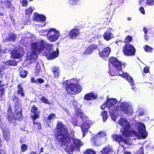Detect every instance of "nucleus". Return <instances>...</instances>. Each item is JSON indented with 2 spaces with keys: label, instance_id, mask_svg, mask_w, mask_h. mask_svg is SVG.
I'll return each mask as SVG.
<instances>
[{
  "label": "nucleus",
  "instance_id": "nucleus-1",
  "mask_svg": "<svg viewBox=\"0 0 154 154\" xmlns=\"http://www.w3.org/2000/svg\"><path fill=\"white\" fill-rule=\"evenodd\" d=\"M54 137L58 144L64 146L69 144L72 140L73 145L78 148L82 145L81 140L75 138H73L69 134L68 130L61 121H58L55 129Z\"/></svg>",
  "mask_w": 154,
  "mask_h": 154
},
{
  "label": "nucleus",
  "instance_id": "nucleus-2",
  "mask_svg": "<svg viewBox=\"0 0 154 154\" xmlns=\"http://www.w3.org/2000/svg\"><path fill=\"white\" fill-rule=\"evenodd\" d=\"M138 129L139 134L134 130H130L129 129L126 130L125 131H122L123 136L128 137L130 136H132L138 137L139 135L143 139L145 138L147 136V134L146 131V128L144 125L141 123L138 125Z\"/></svg>",
  "mask_w": 154,
  "mask_h": 154
},
{
  "label": "nucleus",
  "instance_id": "nucleus-3",
  "mask_svg": "<svg viewBox=\"0 0 154 154\" xmlns=\"http://www.w3.org/2000/svg\"><path fill=\"white\" fill-rule=\"evenodd\" d=\"M65 88L67 93L69 94L75 95L80 93L82 88L78 83H66Z\"/></svg>",
  "mask_w": 154,
  "mask_h": 154
},
{
  "label": "nucleus",
  "instance_id": "nucleus-4",
  "mask_svg": "<svg viewBox=\"0 0 154 154\" xmlns=\"http://www.w3.org/2000/svg\"><path fill=\"white\" fill-rule=\"evenodd\" d=\"M45 42L43 40L38 42L32 43L31 45V47L32 50V54L34 55L37 54V52L42 51L45 48Z\"/></svg>",
  "mask_w": 154,
  "mask_h": 154
},
{
  "label": "nucleus",
  "instance_id": "nucleus-5",
  "mask_svg": "<svg viewBox=\"0 0 154 154\" xmlns=\"http://www.w3.org/2000/svg\"><path fill=\"white\" fill-rule=\"evenodd\" d=\"M109 63L111 64L117 70L119 71H122V66L124 67L126 64L122 62L117 58L114 57H111L109 59Z\"/></svg>",
  "mask_w": 154,
  "mask_h": 154
},
{
  "label": "nucleus",
  "instance_id": "nucleus-6",
  "mask_svg": "<svg viewBox=\"0 0 154 154\" xmlns=\"http://www.w3.org/2000/svg\"><path fill=\"white\" fill-rule=\"evenodd\" d=\"M136 51V49L134 47L129 43H126L123 47V53L126 56H134L135 54Z\"/></svg>",
  "mask_w": 154,
  "mask_h": 154
},
{
  "label": "nucleus",
  "instance_id": "nucleus-7",
  "mask_svg": "<svg viewBox=\"0 0 154 154\" xmlns=\"http://www.w3.org/2000/svg\"><path fill=\"white\" fill-rule=\"evenodd\" d=\"M59 32L55 29L51 28L48 31L47 36L48 40L51 42L56 41L59 37Z\"/></svg>",
  "mask_w": 154,
  "mask_h": 154
},
{
  "label": "nucleus",
  "instance_id": "nucleus-8",
  "mask_svg": "<svg viewBox=\"0 0 154 154\" xmlns=\"http://www.w3.org/2000/svg\"><path fill=\"white\" fill-rule=\"evenodd\" d=\"M118 110L122 111L124 113L127 115H132L134 112L130 105L127 103H122L118 107Z\"/></svg>",
  "mask_w": 154,
  "mask_h": 154
},
{
  "label": "nucleus",
  "instance_id": "nucleus-9",
  "mask_svg": "<svg viewBox=\"0 0 154 154\" xmlns=\"http://www.w3.org/2000/svg\"><path fill=\"white\" fill-rule=\"evenodd\" d=\"M98 54L102 58L104 59L108 57L111 51V48L109 47H106L104 48L102 51L98 49Z\"/></svg>",
  "mask_w": 154,
  "mask_h": 154
},
{
  "label": "nucleus",
  "instance_id": "nucleus-10",
  "mask_svg": "<svg viewBox=\"0 0 154 154\" xmlns=\"http://www.w3.org/2000/svg\"><path fill=\"white\" fill-rule=\"evenodd\" d=\"M22 108L19 106L15 108V114L13 116V118L14 120L20 121L23 119Z\"/></svg>",
  "mask_w": 154,
  "mask_h": 154
},
{
  "label": "nucleus",
  "instance_id": "nucleus-11",
  "mask_svg": "<svg viewBox=\"0 0 154 154\" xmlns=\"http://www.w3.org/2000/svg\"><path fill=\"white\" fill-rule=\"evenodd\" d=\"M119 124L121 126L124 127L123 131H125L127 129H130V124L125 118H121L119 121Z\"/></svg>",
  "mask_w": 154,
  "mask_h": 154
},
{
  "label": "nucleus",
  "instance_id": "nucleus-12",
  "mask_svg": "<svg viewBox=\"0 0 154 154\" xmlns=\"http://www.w3.org/2000/svg\"><path fill=\"white\" fill-rule=\"evenodd\" d=\"M99 49L98 48L97 45L94 44H91L89 45L86 50L84 52V55L91 54L93 53V51L96 50L98 51Z\"/></svg>",
  "mask_w": 154,
  "mask_h": 154
},
{
  "label": "nucleus",
  "instance_id": "nucleus-13",
  "mask_svg": "<svg viewBox=\"0 0 154 154\" xmlns=\"http://www.w3.org/2000/svg\"><path fill=\"white\" fill-rule=\"evenodd\" d=\"M3 134V136L5 140L7 142L11 140L10 130L8 128L4 127L1 128Z\"/></svg>",
  "mask_w": 154,
  "mask_h": 154
},
{
  "label": "nucleus",
  "instance_id": "nucleus-14",
  "mask_svg": "<svg viewBox=\"0 0 154 154\" xmlns=\"http://www.w3.org/2000/svg\"><path fill=\"white\" fill-rule=\"evenodd\" d=\"M80 34V32L79 29L77 28H74L70 30L69 35L70 38L74 39L79 36Z\"/></svg>",
  "mask_w": 154,
  "mask_h": 154
},
{
  "label": "nucleus",
  "instance_id": "nucleus-15",
  "mask_svg": "<svg viewBox=\"0 0 154 154\" xmlns=\"http://www.w3.org/2000/svg\"><path fill=\"white\" fill-rule=\"evenodd\" d=\"M112 137L115 141L118 142L119 143L122 142L125 144H127L128 143V139L124 138L121 135L114 134L112 136Z\"/></svg>",
  "mask_w": 154,
  "mask_h": 154
},
{
  "label": "nucleus",
  "instance_id": "nucleus-16",
  "mask_svg": "<svg viewBox=\"0 0 154 154\" xmlns=\"http://www.w3.org/2000/svg\"><path fill=\"white\" fill-rule=\"evenodd\" d=\"M59 55V52L58 51H54L51 52L49 51L45 53V56L48 59L53 60L57 57Z\"/></svg>",
  "mask_w": 154,
  "mask_h": 154
},
{
  "label": "nucleus",
  "instance_id": "nucleus-17",
  "mask_svg": "<svg viewBox=\"0 0 154 154\" xmlns=\"http://www.w3.org/2000/svg\"><path fill=\"white\" fill-rule=\"evenodd\" d=\"M111 28H110L106 31L103 35V39L108 41L113 38V34L111 32Z\"/></svg>",
  "mask_w": 154,
  "mask_h": 154
},
{
  "label": "nucleus",
  "instance_id": "nucleus-18",
  "mask_svg": "<svg viewBox=\"0 0 154 154\" xmlns=\"http://www.w3.org/2000/svg\"><path fill=\"white\" fill-rule=\"evenodd\" d=\"M38 110V108L35 105H33L32 106L31 109V112L32 113L34 114V115L32 116V118L33 120H35L36 119L39 118V114L37 112Z\"/></svg>",
  "mask_w": 154,
  "mask_h": 154
},
{
  "label": "nucleus",
  "instance_id": "nucleus-19",
  "mask_svg": "<svg viewBox=\"0 0 154 154\" xmlns=\"http://www.w3.org/2000/svg\"><path fill=\"white\" fill-rule=\"evenodd\" d=\"M11 4L8 0L0 1V7L2 9H8L11 8Z\"/></svg>",
  "mask_w": 154,
  "mask_h": 154
},
{
  "label": "nucleus",
  "instance_id": "nucleus-20",
  "mask_svg": "<svg viewBox=\"0 0 154 154\" xmlns=\"http://www.w3.org/2000/svg\"><path fill=\"white\" fill-rule=\"evenodd\" d=\"M97 97V95L93 93H89L85 94L84 98L86 100L90 101L96 99Z\"/></svg>",
  "mask_w": 154,
  "mask_h": 154
},
{
  "label": "nucleus",
  "instance_id": "nucleus-21",
  "mask_svg": "<svg viewBox=\"0 0 154 154\" xmlns=\"http://www.w3.org/2000/svg\"><path fill=\"white\" fill-rule=\"evenodd\" d=\"M19 49H14L11 52L12 57L15 59H19L22 57L21 51Z\"/></svg>",
  "mask_w": 154,
  "mask_h": 154
},
{
  "label": "nucleus",
  "instance_id": "nucleus-22",
  "mask_svg": "<svg viewBox=\"0 0 154 154\" xmlns=\"http://www.w3.org/2000/svg\"><path fill=\"white\" fill-rule=\"evenodd\" d=\"M34 20L37 22H44L45 20V17L37 13H35L34 17Z\"/></svg>",
  "mask_w": 154,
  "mask_h": 154
},
{
  "label": "nucleus",
  "instance_id": "nucleus-23",
  "mask_svg": "<svg viewBox=\"0 0 154 154\" xmlns=\"http://www.w3.org/2000/svg\"><path fill=\"white\" fill-rule=\"evenodd\" d=\"M89 124L87 122H84L81 125V128L83 137L85 136V134L87 133L88 130L89 128Z\"/></svg>",
  "mask_w": 154,
  "mask_h": 154
},
{
  "label": "nucleus",
  "instance_id": "nucleus-24",
  "mask_svg": "<svg viewBox=\"0 0 154 154\" xmlns=\"http://www.w3.org/2000/svg\"><path fill=\"white\" fill-rule=\"evenodd\" d=\"M52 72L53 73L54 77L55 78H58L60 75V69L58 66H55L52 69Z\"/></svg>",
  "mask_w": 154,
  "mask_h": 154
},
{
  "label": "nucleus",
  "instance_id": "nucleus-25",
  "mask_svg": "<svg viewBox=\"0 0 154 154\" xmlns=\"http://www.w3.org/2000/svg\"><path fill=\"white\" fill-rule=\"evenodd\" d=\"M112 151V149L109 145L105 146L101 151L102 154H109Z\"/></svg>",
  "mask_w": 154,
  "mask_h": 154
},
{
  "label": "nucleus",
  "instance_id": "nucleus-26",
  "mask_svg": "<svg viewBox=\"0 0 154 154\" xmlns=\"http://www.w3.org/2000/svg\"><path fill=\"white\" fill-rule=\"evenodd\" d=\"M106 102L108 104V108L109 109L116 103L117 100L115 98H110L108 99Z\"/></svg>",
  "mask_w": 154,
  "mask_h": 154
},
{
  "label": "nucleus",
  "instance_id": "nucleus-27",
  "mask_svg": "<svg viewBox=\"0 0 154 154\" xmlns=\"http://www.w3.org/2000/svg\"><path fill=\"white\" fill-rule=\"evenodd\" d=\"M11 100L14 102L15 107L17 108L19 106L21 107V104L19 100V98L16 96H13Z\"/></svg>",
  "mask_w": 154,
  "mask_h": 154
},
{
  "label": "nucleus",
  "instance_id": "nucleus-28",
  "mask_svg": "<svg viewBox=\"0 0 154 154\" xmlns=\"http://www.w3.org/2000/svg\"><path fill=\"white\" fill-rule=\"evenodd\" d=\"M17 38L15 34L14 33H11L8 34V36L6 38L5 41L7 42L14 41Z\"/></svg>",
  "mask_w": 154,
  "mask_h": 154
},
{
  "label": "nucleus",
  "instance_id": "nucleus-29",
  "mask_svg": "<svg viewBox=\"0 0 154 154\" xmlns=\"http://www.w3.org/2000/svg\"><path fill=\"white\" fill-rule=\"evenodd\" d=\"M17 88L18 90L17 91V94L19 95H21L23 97L25 96L23 88L21 84H19L17 85Z\"/></svg>",
  "mask_w": 154,
  "mask_h": 154
},
{
  "label": "nucleus",
  "instance_id": "nucleus-30",
  "mask_svg": "<svg viewBox=\"0 0 154 154\" xmlns=\"http://www.w3.org/2000/svg\"><path fill=\"white\" fill-rule=\"evenodd\" d=\"M5 66L3 65L0 66V78L2 79L6 75L5 73L4 72L6 69Z\"/></svg>",
  "mask_w": 154,
  "mask_h": 154
},
{
  "label": "nucleus",
  "instance_id": "nucleus-31",
  "mask_svg": "<svg viewBox=\"0 0 154 154\" xmlns=\"http://www.w3.org/2000/svg\"><path fill=\"white\" fill-rule=\"evenodd\" d=\"M4 63L5 65L8 66H15L17 65V63L16 61L9 60L4 62Z\"/></svg>",
  "mask_w": 154,
  "mask_h": 154
},
{
  "label": "nucleus",
  "instance_id": "nucleus-32",
  "mask_svg": "<svg viewBox=\"0 0 154 154\" xmlns=\"http://www.w3.org/2000/svg\"><path fill=\"white\" fill-rule=\"evenodd\" d=\"M56 116V114L54 113L50 114L47 118V122L50 123L51 121H53L55 118Z\"/></svg>",
  "mask_w": 154,
  "mask_h": 154
},
{
  "label": "nucleus",
  "instance_id": "nucleus-33",
  "mask_svg": "<svg viewBox=\"0 0 154 154\" xmlns=\"http://www.w3.org/2000/svg\"><path fill=\"white\" fill-rule=\"evenodd\" d=\"M74 146L72 144L66 146V147L64 149L65 151L68 153L69 152H73L74 151L75 148Z\"/></svg>",
  "mask_w": 154,
  "mask_h": 154
},
{
  "label": "nucleus",
  "instance_id": "nucleus-34",
  "mask_svg": "<svg viewBox=\"0 0 154 154\" xmlns=\"http://www.w3.org/2000/svg\"><path fill=\"white\" fill-rule=\"evenodd\" d=\"M34 10V8H32L31 6H29L28 8L25 9V13L26 15H29L32 14Z\"/></svg>",
  "mask_w": 154,
  "mask_h": 154
},
{
  "label": "nucleus",
  "instance_id": "nucleus-35",
  "mask_svg": "<svg viewBox=\"0 0 154 154\" xmlns=\"http://www.w3.org/2000/svg\"><path fill=\"white\" fill-rule=\"evenodd\" d=\"M28 73V71L25 70H22L20 72V76L22 78H26Z\"/></svg>",
  "mask_w": 154,
  "mask_h": 154
},
{
  "label": "nucleus",
  "instance_id": "nucleus-36",
  "mask_svg": "<svg viewBox=\"0 0 154 154\" xmlns=\"http://www.w3.org/2000/svg\"><path fill=\"white\" fill-rule=\"evenodd\" d=\"M108 72L110 75L112 76H118L120 75V73L117 71L110 70Z\"/></svg>",
  "mask_w": 154,
  "mask_h": 154
},
{
  "label": "nucleus",
  "instance_id": "nucleus-37",
  "mask_svg": "<svg viewBox=\"0 0 154 154\" xmlns=\"http://www.w3.org/2000/svg\"><path fill=\"white\" fill-rule=\"evenodd\" d=\"M101 116L103 117V122H105L107 118V112L106 111H103L102 112Z\"/></svg>",
  "mask_w": 154,
  "mask_h": 154
},
{
  "label": "nucleus",
  "instance_id": "nucleus-38",
  "mask_svg": "<svg viewBox=\"0 0 154 154\" xmlns=\"http://www.w3.org/2000/svg\"><path fill=\"white\" fill-rule=\"evenodd\" d=\"M41 101L43 103L48 105H50L51 103L44 96L42 97L40 99Z\"/></svg>",
  "mask_w": 154,
  "mask_h": 154
},
{
  "label": "nucleus",
  "instance_id": "nucleus-39",
  "mask_svg": "<svg viewBox=\"0 0 154 154\" xmlns=\"http://www.w3.org/2000/svg\"><path fill=\"white\" fill-rule=\"evenodd\" d=\"M84 154H96L95 152L90 149H86L84 152Z\"/></svg>",
  "mask_w": 154,
  "mask_h": 154
},
{
  "label": "nucleus",
  "instance_id": "nucleus-40",
  "mask_svg": "<svg viewBox=\"0 0 154 154\" xmlns=\"http://www.w3.org/2000/svg\"><path fill=\"white\" fill-rule=\"evenodd\" d=\"M133 40L132 37L130 35L127 36L125 38L124 42L126 43H129Z\"/></svg>",
  "mask_w": 154,
  "mask_h": 154
},
{
  "label": "nucleus",
  "instance_id": "nucleus-41",
  "mask_svg": "<svg viewBox=\"0 0 154 154\" xmlns=\"http://www.w3.org/2000/svg\"><path fill=\"white\" fill-rule=\"evenodd\" d=\"M144 49L145 51L147 52H151L153 49L148 45H146L144 47Z\"/></svg>",
  "mask_w": 154,
  "mask_h": 154
},
{
  "label": "nucleus",
  "instance_id": "nucleus-42",
  "mask_svg": "<svg viewBox=\"0 0 154 154\" xmlns=\"http://www.w3.org/2000/svg\"><path fill=\"white\" fill-rule=\"evenodd\" d=\"M28 149V146L25 144H23L21 145L20 149L22 152H25Z\"/></svg>",
  "mask_w": 154,
  "mask_h": 154
},
{
  "label": "nucleus",
  "instance_id": "nucleus-43",
  "mask_svg": "<svg viewBox=\"0 0 154 154\" xmlns=\"http://www.w3.org/2000/svg\"><path fill=\"white\" fill-rule=\"evenodd\" d=\"M126 79L131 83V85L132 86L134 84V82L133 78L130 76L128 75Z\"/></svg>",
  "mask_w": 154,
  "mask_h": 154
},
{
  "label": "nucleus",
  "instance_id": "nucleus-44",
  "mask_svg": "<svg viewBox=\"0 0 154 154\" xmlns=\"http://www.w3.org/2000/svg\"><path fill=\"white\" fill-rule=\"evenodd\" d=\"M5 88L3 87H0V97H2L5 95Z\"/></svg>",
  "mask_w": 154,
  "mask_h": 154
},
{
  "label": "nucleus",
  "instance_id": "nucleus-45",
  "mask_svg": "<svg viewBox=\"0 0 154 154\" xmlns=\"http://www.w3.org/2000/svg\"><path fill=\"white\" fill-rule=\"evenodd\" d=\"M35 120H33V124L36 126L38 130L41 129L42 128L40 122H35Z\"/></svg>",
  "mask_w": 154,
  "mask_h": 154
},
{
  "label": "nucleus",
  "instance_id": "nucleus-46",
  "mask_svg": "<svg viewBox=\"0 0 154 154\" xmlns=\"http://www.w3.org/2000/svg\"><path fill=\"white\" fill-rule=\"evenodd\" d=\"M79 2V0H69L70 4L72 5H76Z\"/></svg>",
  "mask_w": 154,
  "mask_h": 154
},
{
  "label": "nucleus",
  "instance_id": "nucleus-47",
  "mask_svg": "<svg viewBox=\"0 0 154 154\" xmlns=\"http://www.w3.org/2000/svg\"><path fill=\"white\" fill-rule=\"evenodd\" d=\"M20 3L22 6L23 7H26L29 3L27 0H22Z\"/></svg>",
  "mask_w": 154,
  "mask_h": 154
},
{
  "label": "nucleus",
  "instance_id": "nucleus-48",
  "mask_svg": "<svg viewBox=\"0 0 154 154\" xmlns=\"http://www.w3.org/2000/svg\"><path fill=\"white\" fill-rule=\"evenodd\" d=\"M146 3L148 6L154 5V0H146Z\"/></svg>",
  "mask_w": 154,
  "mask_h": 154
},
{
  "label": "nucleus",
  "instance_id": "nucleus-49",
  "mask_svg": "<svg viewBox=\"0 0 154 154\" xmlns=\"http://www.w3.org/2000/svg\"><path fill=\"white\" fill-rule=\"evenodd\" d=\"M76 114L77 115L80 116L81 118H82L83 113L81 110H77L76 112Z\"/></svg>",
  "mask_w": 154,
  "mask_h": 154
},
{
  "label": "nucleus",
  "instance_id": "nucleus-50",
  "mask_svg": "<svg viewBox=\"0 0 154 154\" xmlns=\"http://www.w3.org/2000/svg\"><path fill=\"white\" fill-rule=\"evenodd\" d=\"M7 114L11 115L12 114V110L11 109V106L10 105H9L8 106V109L7 111Z\"/></svg>",
  "mask_w": 154,
  "mask_h": 154
},
{
  "label": "nucleus",
  "instance_id": "nucleus-51",
  "mask_svg": "<svg viewBox=\"0 0 154 154\" xmlns=\"http://www.w3.org/2000/svg\"><path fill=\"white\" fill-rule=\"evenodd\" d=\"M44 82V80L41 78H39L36 79V84H41Z\"/></svg>",
  "mask_w": 154,
  "mask_h": 154
},
{
  "label": "nucleus",
  "instance_id": "nucleus-52",
  "mask_svg": "<svg viewBox=\"0 0 154 154\" xmlns=\"http://www.w3.org/2000/svg\"><path fill=\"white\" fill-rule=\"evenodd\" d=\"M41 71V69L40 68L38 69L36 68L34 71V73L36 75L38 76L40 75V72Z\"/></svg>",
  "mask_w": 154,
  "mask_h": 154
},
{
  "label": "nucleus",
  "instance_id": "nucleus-53",
  "mask_svg": "<svg viewBox=\"0 0 154 154\" xmlns=\"http://www.w3.org/2000/svg\"><path fill=\"white\" fill-rule=\"evenodd\" d=\"M7 119L10 123H11L13 122V117H12L11 115H7Z\"/></svg>",
  "mask_w": 154,
  "mask_h": 154
},
{
  "label": "nucleus",
  "instance_id": "nucleus-54",
  "mask_svg": "<svg viewBox=\"0 0 154 154\" xmlns=\"http://www.w3.org/2000/svg\"><path fill=\"white\" fill-rule=\"evenodd\" d=\"M107 106H108V104L107 102H106L101 106L100 108L102 109H105Z\"/></svg>",
  "mask_w": 154,
  "mask_h": 154
},
{
  "label": "nucleus",
  "instance_id": "nucleus-55",
  "mask_svg": "<svg viewBox=\"0 0 154 154\" xmlns=\"http://www.w3.org/2000/svg\"><path fill=\"white\" fill-rule=\"evenodd\" d=\"M143 72L146 73H147L149 72V68L148 67H145L143 69Z\"/></svg>",
  "mask_w": 154,
  "mask_h": 154
},
{
  "label": "nucleus",
  "instance_id": "nucleus-56",
  "mask_svg": "<svg viewBox=\"0 0 154 154\" xmlns=\"http://www.w3.org/2000/svg\"><path fill=\"white\" fill-rule=\"evenodd\" d=\"M128 75V74H127L126 73H125L122 74L120 73V75L119 76H121L122 77L126 78V77Z\"/></svg>",
  "mask_w": 154,
  "mask_h": 154
},
{
  "label": "nucleus",
  "instance_id": "nucleus-57",
  "mask_svg": "<svg viewBox=\"0 0 154 154\" xmlns=\"http://www.w3.org/2000/svg\"><path fill=\"white\" fill-rule=\"evenodd\" d=\"M110 3L109 4V7H110L111 5H112L113 4H115L117 2V0H109ZM110 7H109V8Z\"/></svg>",
  "mask_w": 154,
  "mask_h": 154
},
{
  "label": "nucleus",
  "instance_id": "nucleus-58",
  "mask_svg": "<svg viewBox=\"0 0 154 154\" xmlns=\"http://www.w3.org/2000/svg\"><path fill=\"white\" fill-rule=\"evenodd\" d=\"M139 154H144V148L143 146H141L140 149Z\"/></svg>",
  "mask_w": 154,
  "mask_h": 154
},
{
  "label": "nucleus",
  "instance_id": "nucleus-59",
  "mask_svg": "<svg viewBox=\"0 0 154 154\" xmlns=\"http://www.w3.org/2000/svg\"><path fill=\"white\" fill-rule=\"evenodd\" d=\"M140 12L143 14H145V11L144 9V8L142 7H141L140 8Z\"/></svg>",
  "mask_w": 154,
  "mask_h": 154
},
{
  "label": "nucleus",
  "instance_id": "nucleus-60",
  "mask_svg": "<svg viewBox=\"0 0 154 154\" xmlns=\"http://www.w3.org/2000/svg\"><path fill=\"white\" fill-rule=\"evenodd\" d=\"M111 117L113 120H114V121H116L117 117L114 114H112L111 115Z\"/></svg>",
  "mask_w": 154,
  "mask_h": 154
},
{
  "label": "nucleus",
  "instance_id": "nucleus-61",
  "mask_svg": "<svg viewBox=\"0 0 154 154\" xmlns=\"http://www.w3.org/2000/svg\"><path fill=\"white\" fill-rule=\"evenodd\" d=\"M30 80L31 82L36 84V80H35L33 77H32L31 78Z\"/></svg>",
  "mask_w": 154,
  "mask_h": 154
},
{
  "label": "nucleus",
  "instance_id": "nucleus-62",
  "mask_svg": "<svg viewBox=\"0 0 154 154\" xmlns=\"http://www.w3.org/2000/svg\"><path fill=\"white\" fill-rule=\"evenodd\" d=\"M0 154H6V152L3 149H0Z\"/></svg>",
  "mask_w": 154,
  "mask_h": 154
},
{
  "label": "nucleus",
  "instance_id": "nucleus-63",
  "mask_svg": "<svg viewBox=\"0 0 154 154\" xmlns=\"http://www.w3.org/2000/svg\"><path fill=\"white\" fill-rule=\"evenodd\" d=\"M106 11L107 14H110L111 11V10L110 8H106Z\"/></svg>",
  "mask_w": 154,
  "mask_h": 154
},
{
  "label": "nucleus",
  "instance_id": "nucleus-64",
  "mask_svg": "<svg viewBox=\"0 0 154 154\" xmlns=\"http://www.w3.org/2000/svg\"><path fill=\"white\" fill-rule=\"evenodd\" d=\"M5 85V83H3L2 81L0 80V87H3Z\"/></svg>",
  "mask_w": 154,
  "mask_h": 154
}]
</instances>
